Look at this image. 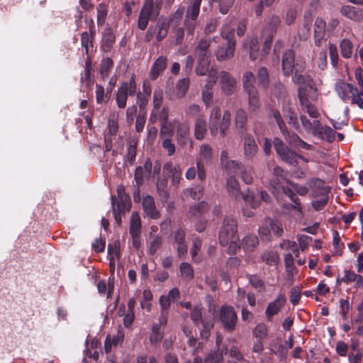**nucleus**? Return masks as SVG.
<instances>
[{
    "label": "nucleus",
    "instance_id": "nucleus-1",
    "mask_svg": "<svg viewBox=\"0 0 363 363\" xmlns=\"http://www.w3.org/2000/svg\"><path fill=\"white\" fill-rule=\"evenodd\" d=\"M226 189L228 195L233 199L238 201L242 199L252 209L257 208L259 202L255 198L254 194L247 188L246 191L242 192L238 180L234 175L230 176L226 180Z\"/></svg>",
    "mask_w": 363,
    "mask_h": 363
},
{
    "label": "nucleus",
    "instance_id": "nucleus-2",
    "mask_svg": "<svg viewBox=\"0 0 363 363\" xmlns=\"http://www.w3.org/2000/svg\"><path fill=\"white\" fill-rule=\"evenodd\" d=\"M306 69V62L300 57H295L292 49L286 50L281 57V72L285 77H289L296 72H303Z\"/></svg>",
    "mask_w": 363,
    "mask_h": 363
},
{
    "label": "nucleus",
    "instance_id": "nucleus-3",
    "mask_svg": "<svg viewBox=\"0 0 363 363\" xmlns=\"http://www.w3.org/2000/svg\"><path fill=\"white\" fill-rule=\"evenodd\" d=\"M161 1H145L140 10L138 20V28L144 30L146 29L149 21H155L158 17L161 5Z\"/></svg>",
    "mask_w": 363,
    "mask_h": 363
},
{
    "label": "nucleus",
    "instance_id": "nucleus-4",
    "mask_svg": "<svg viewBox=\"0 0 363 363\" xmlns=\"http://www.w3.org/2000/svg\"><path fill=\"white\" fill-rule=\"evenodd\" d=\"M137 83L135 75L133 74L128 82H123L118 87L116 102L120 109L125 108L128 96H133L136 94Z\"/></svg>",
    "mask_w": 363,
    "mask_h": 363
},
{
    "label": "nucleus",
    "instance_id": "nucleus-5",
    "mask_svg": "<svg viewBox=\"0 0 363 363\" xmlns=\"http://www.w3.org/2000/svg\"><path fill=\"white\" fill-rule=\"evenodd\" d=\"M238 221L230 216L224 218L223 225L219 233V242L222 246H226L231 239H237Z\"/></svg>",
    "mask_w": 363,
    "mask_h": 363
},
{
    "label": "nucleus",
    "instance_id": "nucleus-6",
    "mask_svg": "<svg viewBox=\"0 0 363 363\" xmlns=\"http://www.w3.org/2000/svg\"><path fill=\"white\" fill-rule=\"evenodd\" d=\"M231 123V113L229 110H225L222 118L209 120L208 129L211 135L216 137L219 133L221 138H224L228 135V130Z\"/></svg>",
    "mask_w": 363,
    "mask_h": 363
},
{
    "label": "nucleus",
    "instance_id": "nucleus-7",
    "mask_svg": "<svg viewBox=\"0 0 363 363\" xmlns=\"http://www.w3.org/2000/svg\"><path fill=\"white\" fill-rule=\"evenodd\" d=\"M273 144L277 154L282 161L294 167L298 164V155L292 151L281 139L275 138Z\"/></svg>",
    "mask_w": 363,
    "mask_h": 363
},
{
    "label": "nucleus",
    "instance_id": "nucleus-8",
    "mask_svg": "<svg viewBox=\"0 0 363 363\" xmlns=\"http://www.w3.org/2000/svg\"><path fill=\"white\" fill-rule=\"evenodd\" d=\"M219 319L225 331L232 333L235 330L238 315L233 306H222L219 311Z\"/></svg>",
    "mask_w": 363,
    "mask_h": 363
},
{
    "label": "nucleus",
    "instance_id": "nucleus-9",
    "mask_svg": "<svg viewBox=\"0 0 363 363\" xmlns=\"http://www.w3.org/2000/svg\"><path fill=\"white\" fill-rule=\"evenodd\" d=\"M219 84L222 92L226 96H230L235 91L237 81L233 75L227 71L219 73Z\"/></svg>",
    "mask_w": 363,
    "mask_h": 363
},
{
    "label": "nucleus",
    "instance_id": "nucleus-10",
    "mask_svg": "<svg viewBox=\"0 0 363 363\" xmlns=\"http://www.w3.org/2000/svg\"><path fill=\"white\" fill-rule=\"evenodd\" d=\"M336 91L339 97L345 102L350 101L354 94H357V88L350 83L340 82L336 84Z\"/></svg>",
    "mask_w": 363,
    "mask_h": 363
},
{
    "label": "nucleus",
    "instance_id": "nucleus-11",
    "mask_svg": "<svg viewBox=\"0 0 363 363\" xmlns=\"http://www.w3.org/2000/svg\"><path fill=\"white\" fill-rule=\"evenodd\" d=\"M286 297L284 294H280L273 301L269 303L265 315L267 320L271 321L272 318L277 315L280 310L285 306Z\"/></svg>",
    "mask_w": 363,
    "mask_h": 363
},
{
    "label": "nucleus",
    "instance_id": "nucleus-12",
    "mask_svg": "<svg viewBox=\"0 0 363 363\" xmlns=\"http://www.w3.org/2000/svg\"><path fill=\"white\" fill-rule=\"evenodd\" d=\"M242 139L244 156L247 160H252L258 152L257 143L250 133H245Z\"/></svg>",
    "mask_w": 363,
    "mask_h": 363
},
{
    "label": "nucleus",
    "instance_id": "nucleus-13",
    "mask_svg": "<svg viewBox=\"0 0 363 363\" xmlns=\"http://www.w3.org/2000/svg\"><path fill=\"white\" fill-rule=\"evenodd\" d=\"M117 195L116 205L118 206L119 211H129L131 206L130 198L125 193L124 186L120 185L117 188Z\"/></svg>",
    "mask_w": 363,
    "mask_h": 363
},
{
    "label": "nucleus",
    "instance_id": "nucleus-14",
    "mask_svg": "<svg viewBox=\"0 0 363 363\" xmlns=\"http://www.w3.org/2000/svg\"><path fill=\"white\" fill-rule=\"evenodd\" d=\"M298 98L301 106H304L310 100L315 101L317 98V88L315 84L314 88H309L307 86H300L298 89Z\"/></svg>",
    "mask_w": 363,
    "mask_h": 363
},
{
    "label": "nucleus",
    "instance_id": "nucleus-15",
    "mask_svg": "<svg viewBox=\"0 0 363 363\" xmlns=\"http://www.w3.org/2000/svg\"><path fill=\"white\" fill-rule=\"evenodd\" d=\"M116 42V35L113 29L107 27L102 32L101 50L104 52H109L113 48Z\"/></svg>",
    "mask_w": 363,
    "mask_h": 363
},
{
    "label": "nucleus",
    "instance_id": "nucleus-16",
    "mask_svg": "<svg viewBox=\"0 0 363 363\" xmlns=\"http://www.w3.org/2000/svg\"><path fill=\"white\" fill-rule=\"evenodd\" d=\"M185 235V231L181 228L172 233L174 242L177 245V252L179 257H184L188 251Z\"/></svg>",
    "mask_w": 363,
    "mask_h": 363
},
{
    "label": "nucleus",
    "instance_id": "nucleus-17",
    "mask_svg": "<svg viewBox=\"0 0 363 363\" xmlns=\"http://www.w3.org/2000/svg\"><path fill=\"white\" fill-rule=\"evenodd\" d=\"M267 117L269 123H275L277 124L281 134H287V126L279 110L270 108L267 111Z\"/></svg>",
    "mask_w": 363,
    "mask_h": 363
},
{
    "label": "nucleus",
    "instance_id": "nucleus-18",
    "mask_svg": "<svg viewBox=\"0 0 363 363\" xmlns=\"http://www.w3.org/2000/svg\"><path fill=\"white\" fill-rule=\"evenodd\" d=\"M308 184L313 189L315 197H318L319 195L329 194L330 192L331 188L328 186H325V182L321 179L311 178L309 179Z\"/></svg>",
    "mask_w": 363,
    "mask_h": 363
},
{
    "label": "nucleus",
    "instance_id": "nucleus-19",
    "mask_svg": "<svg viewBox=\"0 0 363 363\" xmlns=\"http://www.w3.org/2000/svg\"><path fill=\"white\" fill-rule=\"evenodd\" d=\"M176 138L177 144L184 147L190 140L189 126L186 123H179L176 127Z\"/></svg>",
    "mask_w": 363,
    "mask_h": 363
},
{
    "label": "nucleus",
    "instance_id": "nucleus-20",
    "mask_svg": "<svg viewBox=\"0 0 363 363\" xmlns=\"http://www.w3.org/2000/svg\"><path fill=\"white\" fill-rule=\"evenodd\" d=\"M167 66V59L164 56H160L153 62L149 74L151 80L155 81L165 70Z\"/></svg>",
    "mask_w": 363,
    "mask_h": 363
},
{
    "label": "nucleus",
    "instance_id": "nucleus-21",
    "mask_svg": "<svg viewBox=\"0 0 363 363\" xmlns=\"http://www.w3.org/2000/svg\"><path fill=\"white\" fill-rule=\"evenodd\" d=\"M142 205L144 212L148 217L152 219L160 218V212L157 210L154 199L151 196L147 195L144 196Z\"/></svg>",
    "mask_w": 363,
    "mask_h": 363
},
{
    "label": "nucleus",
    "instance_id": "nucleus-22",
    "mask_svg": "<svg viewBox=\"0 0 363 363\" xmlns=\"http://www.w3.org/2000/svg\"><path fill=\"white\" fill-rule=\"evenodd\" d=\"M80 82L85 83L87 88H91L94 83V79L92 75V64L90 56H87L84 62V70L81 73Z\"/></svg>",
    "mask_w": 363,
    "mask_h": 363
},
{
    "label": "nucleus",
    "instance_id": "nucleus-23",
    "mask_svg": "<svg viewBox=\"0 0 363 363\" xmlns=\"http://www.w3.org/2000/svg\"><path fill=\"white\" fill-rule=\"evenodd\" d=\"M282 113L289 125H291L296 130L299 129L297 114L290 104H284L282 105Z\"/></svg>",
    "mask_w": 363,
    "mask_h": 363
},
{
    "label": "nucleus",
    "instance_id": "nucleus-24",
    "mask_svg": "<svg viewBox=\"0 0 363 363\" xmlns=\"http://www.w3.org/2000/svg\"><path fill=\"white\" fill-rule=\"evenodd\" d=\"M341 13L345 17L356 21H363V9L354 6H344Z\"/></svg>",
    "mask_w": 363,
    "mask_h": 363
},
{
    "label": "nucleus",
    "instance_id": "nucleus-25",
    "mask_svg": "<svg viewBox=\"0 0 363 363\" xmlns=\"http://www.w3.org/2000/svg\"><path fill=\"white\" fill-rule=\"evenodd\" d=\"M256 78L252 72H245L243 74L242 82L244 91L247 93H252L258 91L255 84Z\"/></svg>",
    "mask_w": 363,
    "mask_h": 363
},
{
    "label": "nucleus",
    "instance_id": "nucleus-26",
    "mask_svg": "<svg viewBox=\"0 0 363 363\" xmlns=\"http://www.w3.org/2000/svg\"><path fill=\"white\" fill-rule=\"evenodd\" d=\"M207 132L206 121L204 116L200 115L197 117L194 124V137L198 140L204 138Z\"/></svg>",
    "mask_w": 363,
    "mask_h": 363
},
{
    "label": "nucleus",
    "instance_id": "nucleus-27",
    "mask_svg": "<svg viewBox=\"0 0 363 363\" xmlns=\"http://www.w3.org/2000/svg\"><path fill=\"white\" fill-rule=\"evenodd\" d=\"M247 113L243 108H239L236 111L235 123L238 133H245L247 130Z\"/></svg>",
    "mask_w": 363,
    "mask_h": 363
},
{
    "label": "nucleus",
    "instance_id": "nucleus-28",
    "mask_svg": "<svg viewBox=\"0 0 363 363\" xmlns=\"http://www.w3.org/2000/svg\"><path fill=\"white\" fill-rule=\"evenodd\" d=\"M169 28V24L168 20L163 16L159 18L156 24V38L159 42L162 41L167 36Z\"/></svg>",
    "mask_w": 363,
    "mask_h": 363
},
{
    "label": "nucleus",
    "instance_id": "nucleus-29",
    "mask_svg": "<svg viewBox=\"0 0 363 363\" xmlns=\"http://www.w3.org/2000/svg\"><path fill=\"white\" fill-rule=\"evenodd\" d=\"M291 76L294 83L300 84L301 86H307L311 89L314 88L315 83L310 75L303 74L302 72H296Z\"/></svg>",
    "mask_w": 363,
    "mask_h": 363
},
{
    "label": "nucleus",
    "instance_id": "nucleus-30",
    "mask_svg": "<svg viewBox=\"0 0 363 363\" xmlns=\"http://www.w3.org/2000/svg\"><path fill=\"white\" fill-rule=\"evenodd\" d=\"M313 23V16L311 13H305L302 23V26L300 28L299 35L302 39L306 40L310 35L311 25Z\"/></svg>",
    "mask_w": 363,
    "mask_h": 363
},
{
    "label": "nucleus",
    "instance_id": "nucleus-31",
    "mask_svg": "<svg viewBox=\"0 0 363 363\" xmlns=\"http://www.w3.org/2000/svg\"><path fill=\"white\" fill-rule=\"evenodd\" d=\"M340 52L342 57L350 59L354 51V45L348 38H343L340 42Z\"/></svg>",
    "mask_w": 363,
    "mask_h": 363
},
{
    "label": "nucleus",
    "instance_id": "nucleus-32",
    "mask_svg": "<svg viewBox=\"0 0 363 363\" xmlns=\"http://www.w3.org/2000/svg\"><path fill=\"white\" fill-rule=\"evenodd\" d=\"M235 43H228L225 48H219L216 52V57L218 60H225L233 56L235 52Z\"/></svg>",
    "mask_w": 363,
    "mask_h": 363
},
{
    "label": "nucleus",
    "instance_id": "nucleus-33",
    "mask_svg": "<svg viewBox=\"0 0 363 363\" xmlns=\"http://www.w3.org/2000/svg\"><path fill=\"white\" fill-rule=\"evenodd\" d=\"M260 259L269 266H277L279 261V256L275 251L267 250L261 255Z\"/></svg>",
    "mask_w": 363,
    "mask_h": 363
},
{
    "label": "nucleus",
    "instance_id": "nucleus-34",
    "mask_svg": "<svg viewBox=\"0 0 363 363\" xmlns=\"http://www.w3.org/2000/svg\"><path fill=\"white\" fill-rule=\"evenodd\" d=\"M248 95V110L249 112L252 114H257L260 108V102L259 93L253 92L247 94Z\"/></svg>",
    "mask_w": 363,
    "mask_h": 363
},
{
    "label": "nucleus",
    "instance_id": "nucleus-35",
    "mask_svg": "<svg viewBox=\"0 0 363 363\" xmlns=\"http://www.w3.org/2000/svg\"><path fill=\"white\" fill-rule=\"evenodd\" d=\"M167 179L163 178L159 179L156 184L157 191L163 203L167 202L169 198V192L167 189Z\"/></svg>",
    "mask_w": 363,
    "mask_h": 363
},
{
    "label": "nucleus",
    "instance_id": "nucleus-36",
    "mask_svg": "<svg viewBox=\"0 0 363 363\" xmlns=\"http://www.w3.org/2000/svg\"><path fill=\"white\" fill-rule=\"evenodd\" d=\"M244 165L238 160H227L224 164V167L227 174L230 176L234 175L235 174H240Z\"/></svg>",
    "mask_w": 363,
    "mask_h": 363
},
{
    "label": "nucleus",
    "instance_id": "nucleus-37",
    "mask_svg": "<svg viewBox=\"0 0 363 363\" xmlns=\"http://www.w3.org/2000/svg\"><path fill=\"white\" fill-rule=\"evenodd\" d=\"M113 67V61L110 57H104L101 60L100 64V75L104 80L108 75Z\"/></svg>",
    "mask_w": 363,
    "mask_h": 363
},
{
    "label": "nucleus",
    "instance_id": "nucleus-38",
    "mask_svg": "<svg viewBox=\"0 0 363 363\" xmlns=\"http://www.w3.org/2000/svg\"><path fill=\"white\" fill-rule=\"evenodd\" d=\"M141 220L139 213L137 211L133 212L130 222V234L141 233Z\"/></svg>",
    "mask_w": 363,
    "mask_h": 363
},
{
    "label": "nucleus",
    "instance_id": "nucleus-39",
    "mask_svg": "<svg viewBox=\"0 0 363 363\" xmlns=\"http://www.w3.org/2000/svg\"><path fill=\"white\" fill-rule=\"evenodd\" d=\"M111 97L109 94V89L106 88V92L104 91V88L102 85H96V101L97 104L107 103Z\"/></svg>",
    "mask_w": 363,
    "mask_h": 363
},
{
    "label": "nucleus",
    "instance_id": "nucleus-40",
    "mask_svg": "<svg viewBox=\"0 0 363 363\" xmlns=\"http://www.w3.org/2000/svg\"><path fill=\"white\" fill-rule=\"evenodd\" d=\"M190 84V79L189 77H185L179 79L176 84L177 95L179 98L184 97L187 91L189 90Z\"/></svg>",
    "mask_w": 363,
    "mask_h": 363
},
{
    "label": "nucleus",
    "instance_id": "nucleus-41",
    "mask_svg": "<svg viewBox=\"0 0 363 363\" xmlns=\"http://www.w3.org/2000/svg\"><path fill=\"white\" fill-rule=\"evenodd\" d=\"M259 84L264 89H267L269 84V77L268 70L266 67H260L257 74Z\"/></svg>",
    "mask_w": 363,
    "mask_h": 363
},
{
    "label": "nucleus",
    "instance_id": "nucleus-42",
    "mask_svg": "<svg viewBox=\"0 0 363 363\" xmlns=\"http://www.w3.org/2000/svg\"><path fill=\"white\" fill-rule=\"evenodd\" d=\"M91 30V35L86 32L84 31L81 34V45L82 48L85 50L86 55L89 56V46H93V32L91 31V28H90Z\"/></svg>",
    "mask_w": 363,
    "mask_h": 363
},
{
    "label": "nucleus",
    "instance_id": "nucleus-43",
    "mask_svg": "<svg viewBox=\"0 0 363 363\" xmlns=\"http://www.w3.org/2000/svg\"><path fill=\"white\" fill-rule=\"evenodd\" d=\"M258 245V238L254 235L245 236L242 240V245L245 252H252Z\"/></svg>",
    "mask_w": 363,
    "mask_h": 363
},
{
    "label": "nucleus",
    "instance_id": "nucleus-44",
    "mask_svg": "<svg viewBox=\"0 0 363 363\" xmlns=\"http://www.w3.org/2000/svg\"><path fill=\"white\" fill-rule=\"evenodd\" d=\"M221 36L223 38L228 40V43H234L235 44V28L229 24H225L223 26L221 30Z\"/></svg>",
    "mask_w": 363,
    "mask_h": 363
},
{
    "label": "nucleus",
    "instance_id": "nucleus-45",
    "mask_svg": "<svg viewBox=\"0 0 363 363\" xmlns=\"http://www.w3.org/2000/svg\"><path fill=\"white\" fill-rule=\"evenodd\" d=\"M190 318L195 326H199L205 319L202 317V308L199 306H194L190 313Z\"/></svg>",
    "mask_w": 363,
    "mask_h": 363
},
{
    "label": "nucleus",
    "instance_id": "nucleus-46",
    "mask_svg": "<svg viewBox=\"0 0 363 363\" xmlns=\"http://www.w3.org/2000/svg\"><path fill=\"white\" fill-rule=\"evenodd\" d=\"M201 2V1H193L187 9L185 18L197 21L200 12Z\"/></svg>",
    "mask_w": 363,
    "mask_h": 363
},
{
    "label": "nucleus",
    "instance_id": "nucleus-47",
    "mask_svg": "<svg viewBox=\"0 0 363 363\" xmlns=\"http://www.w3.org/2000/svg\"><path fill=\"white\" fill-rule=\"evenodd\" d=\"M97 289L100 294H107V298H111L114 286L113 284L108 282V286L106 285V283L104 280H101L99 281L97 284Z\"/></svg>",
    "mask_w": 363,
    "mask_h": 363
},
{
    "label": "nucleus",
    "instance_id": "nucleus-48",
    "mask_svg": "<svg viewBox=\"0 0 363 363\" xmlns=\"http://www.w3.org/2000/svg\"><path fill=\"white\" fill-rule=\"evenodd\" d=\"M208 209V204L206 201H201L190 207L189 213L194 216H199Z\"/></svg>",
    "mask_w": 363,
    "mask_h": 363
},
{
    "label": "nucleus",
    "instance_id": "nucleus-49",
    "mask_svg": "<svg viewBox=\"0 0 363 363\" xmlns=\"http://www.w3.org/2000/svg\"><path fill=\"white\" fill-rule=\"evenodd\" d=\"M136 106L138 105L140 108V112H146V107L150 100V96L142 94L141 91H136Z\"/></svg>",
    "mask_w": 363,
    "mask_h": 363
},
{
    "label": "nucleus",
    "instance_id": "nucleus-50",
    "mask_svg": "<svg viewBox=\"0 0 363 363\" xmlns=\"http://www.w3.org/2000/svg\"><path fill=\"white\" fill-rule=\"evenodd\" d=\"M253 335L256 339L264 340L268 335V328L265 323H258L252 331Z\"/></svg>",
    "mask_w": 363,
    "mask_h": 363
},
{
    "label": "nucleus",
    "instance_id": "nucleus-51",
    "mask_svg": "<svg viewBox=\"0 0 363 363\" xmlns=\"http://www.w3.org/2000/svg\"><path fill=\"white\" fill-rule=\"evenodd\" d=\"M182 277L188 281L194 279V270L191 264L188 262H182L179 267Z\"/></svg>",
    "mask_w": 363,
    "mask_h": 363
},
{
    "label": "nucleus",
    "instance_id": "nucleus-52",
    "mask_svg": "<svg viewBox=\"0 0 363 363\" xmlns=\"http://www.w3.org/2000/svg\"><path fill=\"white\" fill-rule=\"evenodd\" d=\"M210 60H197L196 73L199 76H205L209 71Z\"/></svg>",
    "mask_w": 363,
    "mask_h": 363
},
{
    "label": "nucleus",
    "instance_id": "nucleus-53",
    "mask_svg": "<svg viewBox=\"0 0 363 363\" xmlns=\"http://www.w3.org/2000/svg\"><path fill=\"white\" fill-rule=\"evenodd\" d=\"M328 50H329L330 63L334 68H337L338 66V62H339V55H338L337 46L335 44L329 42Z\"/></svg>",
    "mask_w": 363,
    "mask_h": 363
},
{
    "label": "nucleus",
    "instance_id": "nucleus-54",
    "mask_svg": "<svg viewBox=\"0 0 363 363\" xmlns=\"http://www.w3.org/2000/svg\"><path fill=\"white\" fill-rule=\"evenodd\" d=\"M108 5L102 2L97 7V24L102 26L108 14Z\"/></svg>",
    "mask_w": 363,
    "mask_h": 363
},
{
    "label": "nucleus",
    "instance_id": "nucleus-55",
    "mask_svg": "<svg viewBox=\"0 0 363 363\" xmlns=\"http://www.w3.org/2000/svg\"><path fill=\"white\" fill-rule=\"evenodd\" d=\"M199 156L201 161L206 162L211 161L212 158V148L208 144H203L200 147Z\"/></svg>",
    "mask_w": 363,
    "mask_h": 363
},
{
    "label": "nucleus",
    "instance_id": "nucleus-56",
    "mask_svg": "<svg viewBox=\"0 0 363 363\" xmlns=\"http://www.w3.org/2000/svg\"><path fill=\"white\" fill-rule=\"evenodd\" d=\"M162 238L160 235H155L153 239L150 241L148 252L151 255H154L157 251L162 247Z\"/></svg>",
    "mask_w": 363,
    "mask_h": 363
},
{
    "label": "nucleus",
    "instance_id": "nucleus-57",
    "mask_svg": "<svg viewBox=\"0 0 363 363\" xmlns=\"http://www.w3.org/2000/svg\"><path fill=\"white\" fill-rule=\"evenodd\" d=\"M223 359L218 352L211 351L204 358L203 363H221Z\"/></svg>",
    "mask_w": 363,
    "mask_h": 363
},
{
    "label": "nucleus",
    "instance_id": "nucleus-58",
    "mask_svg": "<svg viewBox=\"0 0 363 363\" xmlns=\"http://www.w3.org/2000/svg\"><path fill=\"white\" fill-rule=\"evenodd\" d=\"M321 198L320 199L313 201L311 203L312 207L316 211H322L328 203L329 195H319Z\"/></svg>",
    "mask_w": 363,
    "mask_h": 363
},
{
    "label": "nucleus",
    "instance_id": "nucleus-59",
    "mask_svg": "<svg viewBox=\"0 0 363 363\" xmlns=\"http://www.w3.org/2000/svg\"><path fill=\"white\" fill-rule=\"evenodd\" d=\"M333 235V245L335 249L334 255L340 256L342 255V247H344V245L340 243L341 238L337 231H335Z\"/></svg>",
    "mask_w": 363,
    "mask_h": 363
},
{
    "label": "nucleus",
    "instance_id": "nucleus-60",
    "mask_svg": "<svg viewBox=\"0 0 363 363\" xmlns=\"http://www.w3.org/2000/svg\"><path fill=\"white\" fill-rule=\"evenodd\" d=\"M163 102V91L160 88H157L155 89L153 93V107L155 109H159Z\"/></svg>",
    "mask_w": 363,
    "mask_h": 363
},
{
    "label": "nucleus",
    "instance_id": "nucleus-61",
    "mask_svg": "<svg viewBox=\"0 0 363 363\" xmlns=\"http://www.w3.org/2000/svg\"><path fill=\"white\" fill-rule=\"evenodd\" d=\"M241 179L247 185L253 183V171L251 169H247L245 166L241 169L240 172Z\"/></svg>",
    "mask_w": 363,
    "mask_h": 363
},
{
    "label": "nucleus",
    "instance_id": "nucleus-62",
    "mask_svg": "<svg viewBox=\"0 0 363 363\" xmlns=\"http://www.w3.org/2000/svg\"><path fill=\"white\" fill-rule=\"evenodd\" d=\"M200 324L202 325V328L200 331V336L203 340H208L211 335V330L213 325L207 320H204Z\"/></svg>",
    "mask_w": 363,
    "mask_h": 363
},
{
    "label": "nucleus",
    "instance_id": "nucleus-63",
    "mask_svg": "<svg viewBox=\"0 0 363 363\" xmlns=\"http://www.w3.org/2000/svg\"><path fill=\"white\" fill-rule=\"evenodd\" d=\"M186 191L194 200H199L203 195V187L201 185H196Z\"/></svg>",
    "mask_w": 363,
    "mask_h": 363
},
{
    "label": "nucleus",
    "instance_id": "nucleus-64",
    "mask_svg": "<svg viewBox=\"0 0 363 363\" xmlns=\"http://www.w3.org/2000/svg\"><path fill=\"white\" fill-rule=\"evenodd\" d=\"M301 106L303 107V110L306 111L311 118H318L320 116V113L316 106L310 102H308L306 104Z\"/></svg>",
    "mask_w": 363,
    "mask_h": 363
}]
</instances>
